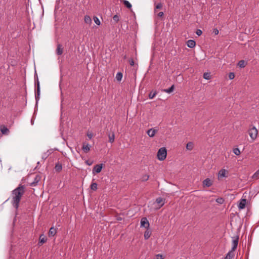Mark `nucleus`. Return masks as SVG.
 I'll use <instances>...</instances> for the list:
<instances>
[{"mask_svg":"<svg viewBox=\"0 0 259 259\" xmlns=\"http://www.w3.org/2000/svg\"><path fill=\"white\" fill-rule=\"evenodd\" d=\"M213 32L214 33V34L215 35H217V34H218V33H219V30H218V29H216V28H215V29H213Z\"/></svg>","mask_w":259,"mask_h":259,"instance_id":"obj_45","label":"nucleus"},{"mask_svg":"<svg viewBox=\"0 0 259 259\" xmlns=\"http://www.w3.org/2000/svg\"><path fill=\"white\" fill-rule=\"evenodd\" d=\"M174 85H172L169 89L163 90V92L168 94L171 93L174 91Z\"/></svg>","mask_w":259,"mask_h":259,"instance_id":"obj_25","label":"nucleus"},{"mask_svg":"<svg viewBox=\"0 0 259 259\" xmlns=\"http://www.w3.org/2000/svg\"><path fill=\"white\" fill-rule=\"evenodd\" d=\"M85 163L88 165H91L92 164L93 162H90L89 160H87L85 161Z\"/></svg>","mask_w":259,"mask_h":259,"instance_id":"obj_46","label":"nucleus"},{"mask_svg":"<svg viewBox=\"0 0 259 259\" xmlns=\"http://www.w3.org/2000/svg\"><path fill=\"white\" fill-rule=\"evenodd\" d=\"M40 179L41 176L37 175L34 178V181L30 184V186H35L40 181Z\"/></svg>","mask_w":259,"mask_h":259,"instance_id":"obj_11","label":"nucleus"},{"mask_svg":"<svg viewBox=\"0 0 259 259\" xmlns=\"http://www.w3.org/2000/svg\"><path fill=\"white\" fill-rule=\"evenodd\" d=\"M151 232L150 230H147L144 233V238L145 239H148L151 236Z\"/></svg>","mask_w":259,"mask_h":259,"instance_id":"obj_24","label":"nucleus"},{"mask_svg":"<svg viewBox=\"0 0 259 259\" xmlns=\"http://www.w3.org/2000/svg\"><path fill=\"white\" fill-rule=\"evenodd\" d=\"M120 2L122 3L128 9H131L132 5L128 1L126 0H120Z\"/></svg>","mask_w":259,"mask_h":259,"instance_id":"obj_19","label":"nucleus"},{"mask_svg":"<svg viewBox=\"0 0 259 259\" xmlns=\"http://www.w3.org/2000/svg\"><path fill=\"white\" fill-rule=\"evenodd\" d=\"M196 33L198 35L200 36L202 34V32L200 29H197Z\"/></svg>","mask_w":259,"mask_h":259,"instance_id":"obj_41","label":"nucleus"},{"mask_svg":"<svg viewBox=\"0 0 259 259\" xmlns=\"http://www.w3.org/2000/svg\"><path fill=\"white\" fill-rule=\"evenodd\" d=\"M122 78V73L121 72H118L116 75V79L117 81H120Z\"/></svg>","mask_w":259,"mask_h":259,"instance_id":"obj_28","label":"nucleus"},{"mask_svg":"<svg viewBox=\"0 0 259 259\" xmlns=\"http://www.w3.org/2000/svg\"><path fill=\"white\" fill-rule=\"evenodd\" d=\"M248 133L250 138L252 141H254L256 139L258 134V131L255 126L250 125L248 130Z\"/></svg>","mask_w":259,"mask_h":259,"instance_id":"obj_3","label":"nucleus"},{"mask_svg":"<svg viewBox=\"0 0 259 259\" xmlns=\"http://www.w3.org/2000/svg\"><path fill=\"white\" fill-rule=\"evenodd\" d=\"M47 240V238L44 235H41L39 237V243L41 244L45 243Z\"/></svg>","mask_w":259,"mask_h":259,"instance_id":"obj_21","label":"nucleus"},{"mask_svg":"<svg viewBox=\"0 0 259 259\" xmlns=\"http://www.w3.org/2000/svg\"><path fill=\"white\" fill-rule=\"evenodd\" d=\"M62 168V164L61 163L58 162L56 164L55 168V170L56 171L60 172Z\"/></svg>","mask_w":259,"mask_h":259,"instance_id":"obj_23","label":"nucleus"},{"mask_svg":"<svg viewBox=\"0 0 259 259\" xmlns=\"http://www.w3.org/2000/svg\"><path fill=\"white\" fill-rule=\"evenodd\" d=\"M108 138L109 142H110L111 143H113L115 139V135L114 133H112L111 134H109L108 135Z\"/></svg>","mask_w":259,"mask_h":259,"instance_id":"obj_22","label":"nucleus"},{"mask_svg":"<svg viewBox=\"0 0 259 259\" xmlns=\"http://www.w3.org/2000/svg\"><path fill=\"white\" fill-rule=\"evenodd\" d=\"M235 77V74L233 72H230L229 74V78L230 79H233Z\"/></svg>","mask_w":259,"mask_h":259,"instance_id":"obj_40","label":"nucleus"},{"mask_svg":"<svg viewBox=\"0 0 259 259\" xmlns=\"http://www.w3.org/2000/svg\"><path fill=\"white\" fill-rule=\"evenodd\" d=\"M163 15H164L163 12H160L158 13L157 16L159 17H162L163 16Z\"/></svg>","mask_w":259,"mask_h":259,"instance_id":"obj_44","label":"nucleus"},{"mask_svg":"<svg viewBox=\"0 0 259 259\" xmlns=\"http://www.w3.org/2000/svg\"><path fill=\"white\" fill-rule=\"evenodd\" d=\"M216 202L220 204H222L224 202V199L222 197H219L216 199Z\"/></svg>","mask_w":259,"mask_h":259,"instance_id":"obj_32","label":"nucleus"},{"mask_svg":"<svg viewBox=\"0 0 259 259\" xmlns=\"http://www.w3.org/2000/svg\"><path fill=\"white\" fill-rule=\"evenodd\" d=\"M56 53L58 55H61L63 53V48L61 45L58 44L57 49H56Z\"/></svg>","mask_w":259,"mask_h":259,"instance_id":"obj_16","label":"nucleus"},{"mask_svg":"<svg viewBox=\"0 0 259 259\" xmlns=\"http://www.w3.org/2000/svg\"><path fill=\"white\" fill-rule=\"evenodd\" d=\"M233 151V153L236 155H239L241 153L240 150L237 148H234Z\"/></svg>","mask_w":259,"mask_h":259,"instance_id":"obj_34","label":"nucleus"},{"mask_svg":"<svg viewBox=\"0 0 259 259\" xmlns=\"http://www.w3.org/2000/svg\"><path fill=\"white\" fill-rule=\"evenodd\" d=\"M155 203L156 204V205L155 207V209H159L164 204V200L161 197H159L156 199Z\"/></svg>","mask_w":259,"mask_h":259,"instance_id":"obj_4","label":"nucleus"},{"mask_svg":"<svg viewBox=\"0 0 259 259\" xmlns=\"http://www.w3.org/2000/svg\"><path fill=\"white\" fill-rule=\"evenodd\" d=\"M36 83H37V88L38 87H40L39 86V81H38V79H37V81H36Z\"/></svg>","mask_w":259,"mask_h":259,"instance_id":"obj_47","label":"nucleus"},{"mask_svg":"<svg viewBox=\"0 0 259 259\" xmlns=\"http://www.w3.org/2000/svg\"><path fill=\"white\" fill-rule=\"evenodd\" d=\"M187 45L189 48H193L196 45V42L194 40L190 39L187 41Z\"/></svg>","mask_w":259,"mask_h":259,"instance_id":"obj_15","label":"nucleus"},{"mask_svg":"<svg viewBox=\"0 0 259 259\" xmlns=\"http://www.w3.org/2000/svg\"><path fill=\"white\" fill-rule=\"evenodd\" d=\"M156 92H151L149 94V98L150 99H152L154 98V97L156 96Z\"/></svg>","mask_w":259,"mask_h":259,"instance_id":"obj_35","label":"nucleus"},{"mask_svg":"<svg viewBox=\"0 0 259 259\" xmlns=\"http://www.w3.org/2000/svg\"><path fill=\"white\" fill-rule=\"evenodd\" d=\"M129 63L131 66H133L134 65V61L133 59H130L129 60Z\"/></svg>","mask_w":259,"mask_h":259,"instance_id":"obj_42","label":"nucleus"},{"mask_svg":"<svg viewBox=\"0 0 259 259\" xmlns=\"http://www.w3.org/2000/svg\"><path fill=\"white\" fill-rule=\"evenodd\" d=\"M103 167V164H97L94 166L93 169V173L94 174L95 173H99L101 171Z\"/></svg>","mask_w":259,"mask_h":259,"instance_id":"obj_5","label":"nucleus"},{"mask_svg":"<svg viewBox=\"0 0 259 259\" xmlns=\"http://www.w3.org/2000/svg\"><path fill=\"white\" fill-rule=\"evenodd\" d=\"M193 147H194V144L192 142H190L187 144L186 148L188 150H192L193 148Z\"/></svg>","mask_w":259,"mask_h":259,"instance_id":"obj_26","label":"nucleus"},{"mask_svg":"<svg viewBox=\"0 0 259 259\" xmlns=\"http://www.w3.org/2000/svg\"><path fill=\"white\" fill-rule=\"evenodd\" d=\"M157 132V131L155 129L150 128L147 131V134L150 137H153Z\"/></svg>","mask_w":259,"mask_h":259,"instance_id":"obj_13","label":"nucleus"},{"mask_svg":"<svg viewBox=\"0 0 259 259\" xmlns=\"http://www.w3.org/2000/svg\"><path fill=\"white\" fill-rule=\"evenodd\" d=\"M154 259H163V256L161 254H157L155 256Z\"/></svg>","mask_w":259,"mask_h":259,"instance_id":"obj_38","label":"nucleus"},{"mask_svg":"<svg viewBox=\"0 0 259 259\" xmlns=\"http://www.w3.org/2000/svg\"><path fill=\"white\" fill-rule=\"evenodd\" d=\"M150 226L149 223L146 218H143L141 220V227L148 229Z\"/></svg>","mask_w":259,"mask_h":259,"instance_id":"obj_6","label":"nucleus"},{"mask_svg":"<svg viewBox=\"0 0 259 259\" xmlns=\"http://www.w3.org/2000/svg\"><path fill=\"white\" fill-rule=\"evenodd\" d=\"M238 244V237L234 238L232 241V247L231 251H234L237 248Z\"/></svg>","mask_w":259,"mask_h":259,"instance_id":"obj_8","label":"nucleus"},{"mask_svg":"<svg viewBox=\"0 0 259 259\" xmlns=\"http://www.w3.org/2000/svg\"><path fill=\"white\" fill-rule=\"evenodd\" d=\"M246 204V199H241L240 201L239 202L238 207L239 209H244L245 207Z\"/></svg>","mask_w":259,"mask_h":259,"instance_id":"obj_9","label":"nucleus"},{"mask_svg":"<svg viewBox=\"0 0 259 259\" xmlns=\"http://www.w3.org/2000/svg\"><path fill=\"white\" fill-rule=\"evenodd\" d=\"M24 192L25 187L21 185L12 191L11 203L16 209H18L19 207V202Z\"/></svg>","mask_w":259,"mask_h":259,"instance_id":"obj_1","label":"nucleus"},{"mask_svg":"<svg viewBox=\"0 0 259 259\" xmlns=\"http://www.w3.org/2000/svg\"><path fill=\"white\" fill-rule=\"evenodd\" d=\"M166 155L167 151L165 147L160 148L158 150L157 154V157L158 160L160 161L164 160L166 158Z\"/></svg>","mask_w":259,"mask_h":259,"instance_id":"obj_2","label":"nucleus"},{"mask_svg":"<svg viewBox=\"0 0 259 259\" xmlns=\"http://www.w3.org/2000/svg\"><path fill=\"white\" fill-rule=\"evenodd\" d=\"M228 171L225 169H221L218 172V179H220L224 177H226V174Z\"/></svg>","mask_w":259,"mask_h":259,"instance_id":"obj_7","label":"nucleus"},{"mask_svg":"<svg viewBox=\"0 0 259 259\" xmlns=\"http://www.w3.org/2000/svg\"><path fill=\"white\" fill-rule=\"evenodd\" d=\"M91 148V146L88 143H83L82 145V150L84 153H88Z\"/></svg>","mask_w":259,"mask_h":259,"instance_id":"obj_10","label":"nucleus"},{"mask_svg":"<svg viewBox=\"0 0 259 259\" xmlns=\"http://www.w3.org/2000/svg\"><path fill=\"white\" fill-rule=\"evenodd\" d=\"M98 185L96 183H92V184L90 186L91 189L93 191H96L97 190Z\"/></svg>","mask_w":259,"mask_h":259,"instance_id":"obj_29","label":"nucleus"},{"mask_svg":"<svg viewBox=\"0 0 259 259\" xmlns=\"http://www.w3.org/2000/svg\"><path fill=\"white\" fill-rule=\"evenodd\" d=\"M40 87H37L36 89V92L35 93V99L37 101L39 100V96H40Z\"/></svg>","mask_w":259,"mask_h":259,"instance_id":"obj_27","label":"nucleus"},{"mask_svg":"<svg viewBox=\"0 0 259 259\" xmlns=\"http://www.w3.org/2000/svg\"><path fill=\"white\" fill-rule=\"evenodd\" d=\"M212 181L209 178L205 179L203 182V185L204 187H209L212 185Z\"/></svg>","mask_w":259,"mask_h":259,"instance_id":"obj_12","label":"nucleus"},{"mask_svg":"<svg viewBox=\"0 0 259 259\" xmlns=\"http://www.w3.org/2000/svg\"><path fill=\"white\" fill-rule=\"evenodd\" d=\"M87 136L90 139H91L93 137V135L91 133H88L87 134Z\"/></svg>","mask_w":259,"mask_h":259,"instance_id":"obj_43","label":"nucleus"},{"mask_svg":"<svg viewBox=\"0 0 259 259\" xmlns=\"http://www.w3.org/2000/svg\"><path fill=\"white\" fill-rule=\"evenodd\" d=\"M245 62L244 60H241L238 62V66L241 68H243L245 66Z\"/></svg>","mask_w":259,"mask_h":259,"instance_id":"obj_31","label":"nucleus"},{"mask_svg":"<svg viewBox=\"0 0 259 259\" xmlns=\"http://www.w3.org/2000/svg\"><path fill=\"white\" fill-rule=\"evenodd\" d=\"M93 19H94V21L95 22V23L98 25H100L101 23H100V21L99 20V19H98V18L96 16H94V18H93Z\"/></svg>","mask_w":259,"mask_h":259,"instance_id":"obj_33","label":"nucleus"},{"mask_svg":"<svg viewBox=\"0 0 259 259\" xmlns=\"http://www.w3.org/2000/svg\"><path fill=\"white\" fill-rule=\"evenodd\" d=\"M84 22L89 25H91V24H92V19L91 18V17L88 16V15H85L84 17Z\"/></svg>","mask_w":259,"mask_h":259,"instance_id":"obj_17","label":"nucleus"},{"mask_svg":"<svg viewBox=\"0 0 259 259\" xmlns=\"http://www.w3.org/2000/svg\"><path fill=\"white\" fill-rule=\"evenodd\" d=\"M162 7V4L161 3L157 4L155 6V12L156 11V9H160Z\"/></svg>","mask_w":259,"mask_h":259,"instance_id":"obj_37","label":"nucleus"},{"mask_svg":"<svg viewBox=\"0 0 259 259\" xmlns=\"http://www.w3.org/2000/svg\"><path fill=\"white\" fill-rule=\"evenodd\" d=\"M203 78L205 79H209L211 78L210 73L208 72H205L203 74Z\"/></svg>","mask_w":259,"mask_h":259,"instance_id":"obj_30","label":"nucleus"},{"mask_svg":"<svg viewBox=\"0 0 259 259\" xmlns=\"http://www.w3.org/2000/svg\"><path fill=\"white\" fill-rule=\"evenodd\" d=\"M149 175H144L142 178V181H147L149 179Z\"/></svg>","mask_w":259,"mask_h":259,"instance_id":"obj_36","label":"nucleus"},{"mask_svg":"<svg viewBox=\"0 0 259 259\" xmlns=\"http://www.w3.org/2000/svg\"><path fill=\"white\" fill-rule=\"evenodd\" d=\"M234 251H230L226 255L225 259H232L234 256Z\"/></svg>","mask_w":259,"mask_h":259,"instance_id":"obj_20","label":"nucleus"},{"mask_svg":"<svg viewBox=\"0 0 259 259\" xmlns=\"http://www.w3.org/2000/svg\"><path fill=\"white\" fill-rule=\"evenodd\" d=\"M113 20L115 22H117L119 20V16L117 15H114L113 17Z\"/></svg>","mask_w":259,"mask_h":259,"instance_id":"obj_39","label":"nucleus"},{"mask_svg":"<svg viewBox=\"0 0 259 259\" xmlns=\"http://www.w3.org/2000/svg\"><path fill=\"white\" fill-rule=\"evenodd\" d=\"M57 233L56 229L54 227H51L49 231V236H54Z\"/></svg>","mask_w":259,"mask_h":259,"instance_id":"obj_18","label":"nucleus"},{"mask_svg":"<svg viewBox=\"0 0 259 259\" xmlns=\"http://www.w3.org/2000/svg\"><path fill=\"white\" fill-rule=\"evenodd\" d=\"M0 130L2 133L4 135H8L9 133V129L5 125H1L0 127Z\"/></svg>","mask_w":259,"mask_h":259,"instance_id":"obj_14","label":"nucleus"}]
</instances>
